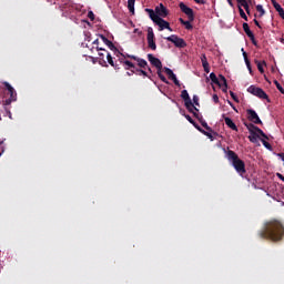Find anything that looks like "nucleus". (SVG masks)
I'll return each instance as SVG.
<instances>
[{"mask_svg":"<svg viewBox=\"0 0 284 284\" xmlns=\"http://www.w3.org/2000/svg\"><path fill=\"white\" fill-rule=\"evenodd\" d=\"M257 236L262 240H271L273 242H281L284 237V226L281 221H268L263 226L262 231L257 232Z\"/></svg>","mask_w":284,"mask_h":284,"instance_id":"nucleus-1","label":"nucleus"},{"mask_svg":"<svg viewBox=\"0 0 284 284\" xmlns=\"http://www.w3.org/2000/svg\"><path fill=\"white\" fill-rule=\"evenodd\" d=\"M225 156L227 158V161H230L233 168L235 169L236 174L241 176L246 174V169L243 160L239 159V155H236L234 151L227 150V152H225Z\"/></svg>","mask_w":284,"mask_h":284,"instance_id":"nucleus-2","label":"nucleus"},{"mask_svg":"<svg viewBox=\"0 0 284 284\" xmlns=\"http://www.w3.org/2000/svg\"><path fill=\"white\" fill-rule=\"evenodd\" d=\"M148 16L150 19L160 28V31L169 30V32H173L169 22H166L163 18H160L154 13V9H146Z\"/></svg>","mask_w":284,"mask_h":284,"instance_id":"nucleus-3","label":"nucleus"},{"mask_svg":"<svg viewBox=\"0 0 284 284\" xmlns=\"http://www.w3.org/2000/svg\"><path fill=\"white\" fill-rule=\"evenodd\" d=\"M148 62H150V64H152L155 69H158V77H160L161 82L163 83H169V81L166 80L165 75H163L161 73V70H163V64L161 63V60L159 58H155L154 54L152 53H148Z\"/></svg>","mask_w":284,"mask_h":284,"instance_id":"nucleus-4","label":"nucleus"},{"mask_svg":"<svg viewBox=\"0 0 284 284\" xmlns=\"http://www.w3.org/2000/svg\"><path fill=\"white\" fill-rule=\"evenodd\" d=\"M247 91L250 94H252L254 97H257L262 100H267L268 103L271 102L270 95H267V93H265V91H263V89H260L255 85H250Z\"/></svg>","mask_w":284,"mask_h":284,"instance_id":"nucleus-5","label":"nucleus"},{"mask_svg":"<svg viewBox=\"0 0 284 284\" xmlns=\"http://www.w3.org/2000/svg\"><path fill=\"white\" fill-rule=\"evenodd\" d=\"M6 90H8V93H10V98L6 99L4 102L2 103L4 106H9L12 104V102L17 101L18 94L16 93V90L10 85V83L4 82Z\"/></svg>","mask_w":284,"mask_h":284,"instance_id":"nucleus-6","label":"nucleus"},{"mask_svg":"<svg viewBox=\"0 0 284 284\" xmlns=\"http://www.w3.org/2000/svg\"><path fill=\"white\" fill-rule=\"evenodd\" d=\"M165 40L174 44V47L178 49H184L187 47V43H185L184 39L179 38L176 34H171V37H166Z\"/></svg>","mask_w":284,"mask_h":284,"instance_id":"nucleus-7","label":"nucleus"},{"mask_svg":"<svg viewBox=\"0 0 284 284\" xmlns=\"http://www.w3.org/2000/svg\"><path fill=\"white\" fill-rule=\"evenodd\" d=\"M178 7L180 8V11H182V13L187 17V20H190V22H193V20L195 19V16L193 14V9L185 6L184 2H180Z\"/></svg>","mask_w":284,"mask_h":284,"instance_id":"nucleus-8","label":"nucleus"},{"mask_svg":"<svg viewBox=\"0 0 284 284\" xmlns=\"http://www.w3.org/2000/svg\"><path fill=\"white\" fill-rule=\"evenodd\" d=\"M244 126H246V129L248 130L250 134L257 133V134L262 135V139L270 140L267 134H265L262 131V129H260L258 126H256V125H254L252 123H244Z\"/></svg>","mask_w":284,"mask_h":284,"instance_id":"nucleus-9","label":"nucleus"},{"mask_svg":"<svg viewBox=\"0 0 284 284\" xmlns=\"http://www.w3.org/2000/svg\"><path fill=\"white\" fill-rule=\"evenodd\" d=\"M246 114L248 115V121L254 123L255 125H262V120L260 116H257V113L255 110L248 109L246 110Z\"/></svg>","mask_w":284,"mask_h":284,"instance_id":"nucleus-10","label":"nucleus"},{"mask_svg":"<svg viewBox=\"0 0 284 284\" xmlns=\"http://www.w3.org/2000/svg\"><path fill=\"white\" fill-rule=\"evenodd\" d=\"M153 14L160 18H166L169 16V10L163 3H160V6L155 7V10H153Z\"/></svg>","mask_w":284,"mask_h":284,"instance_id":"nucleus-11","label":"nucleus"},{"mask_svg":"<svg viewBox=\"0 0 284 284\" xmlns=\"http://www.w3.org/2000/svg\"><path fill=\"white\" fill-rule=\"evenodd\" d=\"M242 30L244 33H246V37H248L250 41H252V44L257 45L256 38L254 37V33L250 30L248 23H242Z\"/></svg>","mask_w":284,"mask_h":284,"instance_id":"nucleus-12","label":"nucleus"},{"mask_svg":"<svg viewBox=\"0 0 284 284\" xmlns=\"http://www.w3.org/2000/svg\"><path fill=\"white\" fill-rule=\"evenodd\" d=\"M146 41H148V48L152 49V51H155L156 45L154 41V31L151 28L148 29Z\"/></svg>","mask_w":284,"mask_h":284,"instance_id":"nucleus-13","label":"nucleus"},{"mask_svg":"<svg viewBox=\"0 0 284 284\" xmlns=\"http://www.w3.org/2000/svg\"><path fill=\"white\" fill-rule=\"evenodd\" d=\"M123 58H126V59H131V60H134V62H136V65H139V68H146V60L145 59H142V58H139L136 55H131V54H121Z\"/></svg>","mask_w":284,"mask_h":284,"instance_id":"nucleus-14","label":"nucleus"},{"mask_svg":"<svg viewBox=\"0 0 284 284\" xmlns=\"http://www.w3.org/2000/svg\"><path fill=\"white\" fill-rule=\"evenodd\" d=\"M131 72L133 74H136V77H144V78L152 80V75H150L152 73L145 71L144 69H133V70H131Z\"/></svg>","mask_w":284,"mask_h":284,"instance_id":"nucleus-15","label":"nucleus"},{"mask_svg":"<svg viewBox=\"0 0 284 284\" xmlns=\"http://www.w3.org/2000/svg\"><path fill=\"white\" fill-rule=\"evenodd\" d=\"M101 40H102V43L108 45V49H110V51H118L114 43L112 41H110L106 37H104L103 34H101Z\"/></svg>","mask_w":284,"mask_h":284,"instance_id":"nucleus-16","label":"nucleus"},{"mask_svg":"<svg viewBox=\"0 0 284 284\" xmlns=\"http://www.w3.org/2000/svg\"><path fill=\"white\" fill-rule=\"evenodd\" d=\"M201 63L203 65L204 72L210 73L211 72V67H210L209 62L206 61L205 53L201 54Z\"/></svg>","mask_w":284,"mask_h":284,"instance_id":"nucleus-17","label":"nucleus"},{"mask_svg":"<svg viewBox=\"0 0 284 284\" xmlns=\"http://www.w3.org/2000/svg\"><path fill=\"white\" fill-rule=\"evenodd\" d=\"M217 80L220 81V83H222V87H220V89H222V92L227 93V80H225V77L220 74L217 75Z\"/></svg>","mask_w":284,"mask_h":284,"instance_id":"nucleus-18","label":"nucleus"},{"mask_svg":"<svg viewBox=\"0 0 284 284\" xmlns=\"http://www.w3.org/2000/svg\"><path fill=\"white\" fill-rule=\"evenodd\" d=\"M223 121L225 122V125H227V128L233 131H237L236 124L233 123V120H231V118L223 115Z\"/></svg>","mask_w":284,"mask_h":284,"instance_id":"nucleus-19","label":"nucleus"},{"mask_svg":"<svg viewBox=\"0 0 284 284\" xmlns=\"http://www.w3.org/2000/svg\"><path fill=\"white\" fill-rule=\"evenodd\" d=\"M199 123H201V126H203L204 130H206V131L211 132L212 134H214V136H217V135H219L217 132H214V131L212 130V128L209 126V124L206 123L205 120H199Z\"/></svg>","mask_w":284,"mask_h":284,"instance_id":"nucleus-20","label":"nucleus"},{"mask_svg":"<svg viewBox=\"0 0 284 284\" xmlns=\"http://www.w3.org/2000/svg\"><path fill=\"white\" fill-rule=\"evenodd\" d=\"M178 21L180 22V24L184 26L185 27V30H192L193 29V26H192V21L190 20H184L182 18L178 19Z\"/></svg>","mask_w":284,"mask_h":284,"instance_id":"nucleus-21","label":"nucleus"},{"mask_svg":"<svg viewBox=\"0 0 284 284\" xmlns=\"http://www.w3.org/2000/svg\"><path fill=\"white\" fill-rule=\"evenodd\" d=\"M236 2H239V4H241V7L244 8V11H246V14H250V7H248L250 0H236Z\"/></svg>","mask_w":284,"mask_h":284,"instance_id":"nucleus-22","label":"nucleus"},{"mask_svg":"<svg viewBox=\"0 0 284 284\" xmlns=\"http://www.w3.org/2000/svg\"><path fill=\"white\" fill-rule=\"evenodd\" d=\"M185 109H187V112L193 113V112H199L197 108L193 105L192 102H184Z\"/></svg>","mask_w":284,"mask_h":284,"instance_id":"nucleus-23","label":"nucleus"},{"mask_svg":"<svg viewBox=\"0 0 284 284\" xmlns=\"http://www.w3.org/2000/svg\"><path fill=\"white\" fill-rule=\"evenodd\" d=\"M241 51L242 57L244 58V63H246V68L248 69L250 73H252V67L250 65L248 55L246 54V52H244V49H241Z\"/></svg>","mask_w":284,"mask_h":284,"instance_id":"nucleus-24","label":"nucleus"},{"mask_svg":"<svg viewBox=\"0 0 284 284\" xmlns=\"http://www.w3.org/2000/svg\"><path fill=\"white\" fill-rule=\"evenodd\" d=\"M180 98L184 100V103H192V100L190 99V94L187 93L186 90L181 92Z\"/></svg>","mask_w":284,"mask_h":284,"instance_id":"nucleus-25","label":"nucleus"},{"mask_svg":"<svg viewBox=\"0 0 284 284\" xmlns=\"http://www.w3.org/2000/svg\"><path fill=\"white\" fill-rule=\"evenodd\" d=\"M211 81L212 83L216 84L217 88H222V83L220 82L219 78L216 77V74L214 72H211Z\"/></svg>","mask_w":284,"mask_h":284,"instance_id":"nucleus-26","label":"nucleus"},{"mask_svg":"<svg viewBox=\"0 0 284 284\" xmlns=\"http://www.w3.org/2000/svg\"><path fill=\"white\" fill-rule=\"evenodd\" d=\"M273 7L275 8V10H276V12L278 13L280 17H284V9H282L281 4L273 1Z\"/></svg>","mask_w":284,"mask_h":284,"instance_id":"nucleus-27","label":"nucleus"},{"mask_svg":"<svg viewBox=\"0 0 284 284\" xmlns=\"http://www.w3.org/2000/svg\"><path fill=\"white\" fill-rule=\"evenodd\" d=\"M121 63L123 64V67L125 68V70H131V69H136V67H134V63L133 62H130L128 60L125 61H121Z\"/></svg>","mask_w":284,"mask_h":284,"instance_id":"nucleus-28","label":"nucleus"},{"mask_svg":"<svg viewBox=\"0 0 284 284\" xmlns=\"http://www.w3.org/2000/svg\"><path fill=\"white\" fill-rule=\"evenodd\" d=\"M262 136L261 134L258 133H250L248 135V141L252 142V143H257V139Z\"/></svg>","mask_w":284,"mask_h":284,"instance_id":"nucleus-29","label":"nucleus"},{"mask_svg":"<svg viewBox=\"0 0 284 284\" xmlns=\"http://www.w3.org/2000/svg\"><path fill=\"white\" fill-rule=\"evenodd\" d=\"M126 9L130 13L134 14V0H126Z\"/></svg>","mask_w":284,"mask_h":284,"instance_id":"nucleus-30","label":"nucleus"},{"mask_svg":"<svg viewBox=\"0 0 284 284\" xmlns=\"http://www.w3.org/2000/svg\"><path fill=\"white\" fill-rule=\"evenodd\" d=\"M106 60H108V64L112 65V68H115V70H118V67L115 65L114 60L109 52H106Z\"/></svg>","mask_w":284,"mask_h":284,"instance_id":"nucleus-31","label":"nucleus"},{"mask_svg":"<svg viewBox=\"0 0 284 284\" xmlns=\"http://www.w3.org/2000/svg\"><path fill=\"white\" fill-rule=\"evenodd\" d=\"M201 134H203L204 136L209 138L211 141H214V133H212L211 131H200Z\"/></svg>","mask_w":284,"mask_h":284,"instance_id":"nucleus-32","label":"nucleus"},{"mask_svg":"<svg viewBox=\"0 0 284 284\" xmlns=\"http://www.w3.org/2000/svg\"><path fill=\"white\" fill-rule=\"evenodd\" d=\"M255 10H257V12H260V17H263L265 14V10L263 9L262 4L255 6Z\"/></svg>","mask_w":284,"mask_h":284,"instance_id":"nucleus-33","label":"nucleus"},{"mask_svg":"<svg viewBox=\"0 0 284 284\" xmlns=\"http://www.w3.org/2000/svg\"><path fill=\"white\" fill-rule=\"evenodd\" d=\"M169 79H171L172 82H174V85H176L178 88H180V81L179 79H176V75H168Z\"/></svg>","mask_w":284,"mask_h":284,"instance_id":"nucleus-34","label":"nucleus"},{"mask_svg":"<svg viewBox=\"0 0 284 284\" xmlns=\"http://www.w3.org/2000/svg\"><path fill=\"white\" fill-rule=\"evenodd\" d=\"M169 79H171L172 82H174V85H176L178 88H180V81L179 79H176V75H168Z\"/></svg>","mask_w":284,"mask_h":284,"instance_id":"nucleus-35","label":"nucleus"},{"mask_svg":"<svg viewBox=\"0 0 284 284\" xmlns=\"http://www.w3.org/2000/svg\"><path fill=\"white\" fill-rule=\"evenodd\" d=\"M239 14L241 16L244 21H248V18L246 17V13H244L243 8L239 7Z\"/></svg>","mask_w":284,"mask_h":284,"instance_id":"nucleus-36","label":"nucleus"},{"mask_svg":"<svg viewBox=\"0 0 284 284\" xmlns=\"http://www.w3.org/2000/svg\"><path fill=\"white\" fill-rule=\"evenodd\" d=\"M266 139H262V144L267 149L268 151L273 150V146H271L270 142L265 141Z\"/></svg>","mask_w":284,"mask_h":284,"instance_id":"nucleus-37","label":"nucleus"},{"mask_svg":"<svg viewBox=\"0 0 284 284\" xmlns=\"http://www.w3.org/2000/svg\"><path fill=\"white\" fill-rule=\"evenodd\" d=\"M163 71H165V74H166V77H172V75H174V72H173V70L172 69H170V68H164V69H162Z\"/></svg>","mask_w":284,"mask_h":284,"instance_id":"nucleus-38","label":"nucleus"},{"mask_svg":"<svg viewBox=\"0 0 284 284\" xmlns=\"http://www.w3.org/2000/svg\"><path fill=\"white\" fill-rule=\"evenodd\" d=\"M276 90H278V92H281L282 94H284V89L282 88L281 83H278V81H274Z\"/></svg>","mask_w":284,"mask_h":284,"instance_id":"nucleus-39","label":"nucleus"},{"mask_svg":"<svg viewBox=\"0 0 284 284\" xmlns=\"http://www.w3.org/2000/svg\"><path fill=\"white\" fill-rule=\"evenodd\" d=\"M263 65H265V62H257V71L262 74L264 73Z\"/></svg>","mask_w":284,"mask_h":284,"instance_id":"nucleus-40","label":"nucleus"},{"mask_svg":"<svg viewBox=\"0 0 284 284\" xmlns=\"http://www.w3.org/2000/svg\"><path fill=\"white\" fill-rule=\"evenodd\" d=\"M88 18L90 21H95V14L93 13V11L88 12Z\"/></svg>","mask_w":284,"mask_h":284,"instance_id":"nucleus-41","label":"nucleus"},{"mask_svg":"<svg viewBox=\"0 0 284 284\" xmlns=\"http://www.w3.org/2000/svg\"><path fill=\"white\" fill-rule=\"evenodd\" d=\"M138 69L148 71V72H150V74H153V73H154V71H152V69L148 65V62H146V68H141V67H139Z\"/></svg>","mask_w":284,"mask_h":284,"instance_id":"nucleus-42","label":"nucleus"},{"mask_svg":"<svg viewBox=\"0 0 284 284\" xmlns=\"http://www.w3.org/2000/svg\"><path fill=\"white\" fill-rule=\"evenodd\" d=\"M230 97L235 101L236 103L239 102V98H236V94L233 91H230Z\"/></svg>","mask_w":284,"mask_h":284,"instance_id":"nucleus-43","label":"nucleus"},{"mask_svg":"<svg viewBox=\"0 0 284 284\" xmlns=\"http://www.w3.org/2000/svg\"><path fill=\"white\" fill-rule=\"evenodd\" d=\"M191 125H193V128H195V130H197L199 132L201 131H205L204 129H202L197 123H191Z\"/></svg>","mask_w":284,"mask_h":284,"instance_id":"nucleus-44","label":"nucleus"},{"mask_svg":"<svg viewBox=\"0 0 284 284\" xmlns=\"http://www.w3.org/2000/svg\"><path fill=\"white\" fill-rule=\"evenodd\" d=\"M191 104L199 106V97L197 95H193V102H191Z\"/></svg>","mask_w":284,"mask_h":284,"instance_id":"nucleus-45","label":"nucleus"},{"mask_svg":"<svg viewBox=\"0 0 284 284\" xmlns=\"http://www.w3.org/2000/svg\"><path fill=\"white\" fill-rule=\"evenodd\" d=\"M191 114H193V116H195V119H197L199 121H202V120H203V116H202V115H199L197 112H191Z\"/></svg>","mask_w":284,"mask_h":284,"instance_id":"nucleus-46","label":"nucleus"},{"mask_svg":"<svg viewBox=\"0 0 284 284\" xmlns=\"http://www.w3.org/2000/svg\"><path fill=\"white\" fill-rule=\"evenodd\" d=\"M193 2L201 4V6H205V0H193Z\"/></svg>","mask_w":284,"mask_h":284,"instance_id":"nucleus-47","label":"nucleus"},{"mask_svg":"<svg viewBox=\"0 0 284 284\" xmlns=\"http://www.w3.org/2000/svg\"><path fill=\"white\" fill-rule=\"evenodd\" d=\"M185 120H187V122L190 123H195V121H193L192 116L190 115H184Z\"/></svg>","mask_w":284,"mask_h":284,"instance_id":"nucleus-48","label":"nucleus"},{"mask_svg":"<svg viewBox=\"0 0 284 284\" xmlns=\"http://www.w3.org/2000/svg\"><path fill=\"white\" fill-rule=\"evenodd\" d=\"M212 101H214V103H219V95L217 94L212 95Z\"/></svg>","mask_w":284,"mask_h":284,"instance_id":"nucleus-49","label":"nucleus"},{"mask_svg":"<svg viewBox=\"0 0 284 284\" xmlns=\"http://www.w3.org/2000/svg\"><path fill=\"white\" fill-rule=\"evenodd\" d=\"M254 24H255V27L262 29V26L260 24V22L256 19H254Z\"/></svg>","mask_w":284,"mask_h":284,"instance_id":"nucleus-50","label":"nucleus"},{"mask_svg":"<svg viewBox=\"0 0 284 284\" xmlns=\"http://www.w3.org/2000/svg\"><path fill=\"white\" fill-rule=\"evenodd\" d=\"M276 178L281 179V181L284 182V176L281 173H276Z\"/></svg>","mask_w":284,"mask_h":284,"instance_id":"nucleus-51","label":"nucleus"},{"mask_svg":"<svg viewBox=\"0 0 284 284\" xmlns=\"http://www.w3.org/2000/svg\"><path fill=\"white\" fill-rule=\"evenodd\" d=\"M93 45H99V39H97L95 41H93Z\"/></svg>","mask_w":284,"mask_h":284,"instance_id":"nucleus-52","label":"nucleus"},{"mask_svg":"<svg viewBox=\"0 0 284 284\" xmlns=\"http://www.w3.org/2000/svg\"><path fill=\"white\" fill-rule=\"evenodd\" d=\"M97 51H104V52H106L103 48H99V47H97Z\"/></svg>","mask_w":284,"mask_h":284,"instance_id":"nucleus-53","label":"nucleus"},{"mask_svg":"<svg viewBox=\"0 0 284 284\" xmlns=\"http://www.w3.org/2000/svg\"><path fill=\"white\" fill-rule=\"evenodd\" d=\"M100 59L103 60L104 53H99Z\"/></svg>","mask_w":284,"mask_h":284,"instance_id":"nucleus-54","label":"nucleus"},{"mask_svg":"<svg viewBox=\"0 0 284 284\" xmlns=\"http://www.w3.org/2000/svg\"><path fill=\"white\" fill-rule=\"evenodd\" d=\"M227 3H230L231 7H233V2L231 0H227Z\"/></svg>","mask_w":284,"mask_h":284,"instance_id":"nucleus-55","label":"nucleus"},{"mask_svg":"<svg viewBox=\"0 0 284 284\" xmlns=\"http://www.w3.org/2000/svg\"><path fill=\"white\" fill-rule=\"evenodd\" d=\"M8 115L12 119V113L10 111H8Z\"/></svg>","mask_w":284,"mask_h":284,"instance_id":"nucleus-56","label":"nucleus"},{"mask_svg":"<svg viewBox=\"0 0 284 284\" xmlns=\"http://www.w3.org/2000/svg\"><path fill=\"white\" fill-rule=\"evenodd\" d=\"M133 74V72H126V75L131 77Z\"/></svg>","mask_w":284,"mask_h":284,"instance_id":"nucleus-57","label":"nucleus"},{"mask_svg":"<svg viewBox=\"0 0 284 284\" xmlns=\"http://www.w3.org/2000/svg\"><path fill=\"white\" fill-rule=\"evenodd\" d=\"M281 43H284V38H281Z\"/></svg>","mask_w":284,"mask_h":284,"instance_id":"nucleus-58","label":"nucleus"},{"mask_svg":"<svg viewBox=\"0 0 284 284\" xmlns=\"http://www.w3.org/2000/svg\"><path fill=\"white\" fill-rule=\"evenodd\" d=\"M273 2H276V0H271V3L273 4Z\"/></svg>","mask_w":284,"mask_h":284,"instance_id":"nucleus-59","label":"nucleus"},{"mask_svg":"<svg viewBox=\"0 0 284 284\" xmlns=\"http://www.w3.org/2000/svg\"><path fill=\"white\" fill-rule=\"evenodd\" d=\"M139 31V29H134V33H136Z\"/></svg>","mask_w":284,"mask_h":284,"instance_id":"nucleus-60","label":"nucleus"}]
</instances>
